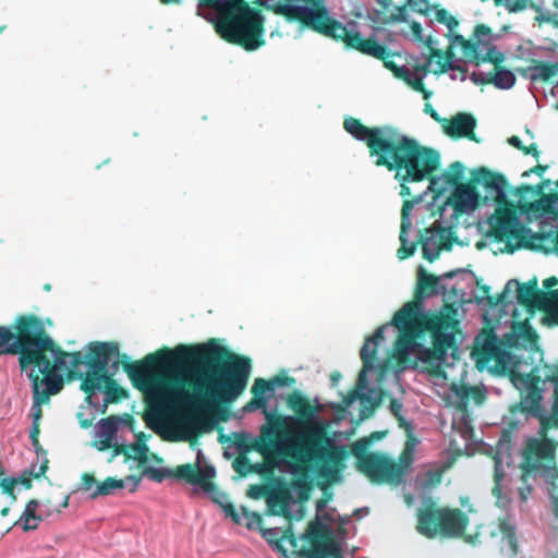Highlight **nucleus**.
Returning <instances> with one entry per match:
<instances>
[{
	"label": "nucleus",
	"mask_w": 558,
	"mask_h": 558,
	"mask_svg": "<svg viewBox=\"0 0 558 558\" xmlns=\"http://www.w3.org/2000/svg\"><path fill=\"white\" fill-rule=\"evenodd\" d=\"M101 434L107 437H112L117 430V422L114 418H106L101 421L100 425Z\"/></svg>",
	"instance_id": "52"
},
{
	"label": "nucleus",
	"mask_w": 558,
	"mask_h": 558,
	"mask_svg": "<svg viewBox=\"0 0 558 558\" xmlns=\"http://www.w3.org/2000/svg\"><path fill=\"white\" fill-rule=\"evenodd\" d=\"M435 19L437 22L445 24L449 31H453L458 26V21L446 9L436 8Z\"/></svg>",
	"instance_id": "46"
},
{
	"label": "nucleus",
	"mask_w": 558,
	"mask_h": 558,
	"mask_svg": "<svg viewBox=\"0 0 558 558\" xmlns=\"http://www.w3.org/2000/svg\"><path fill=\"white\" fill-rule=\"evenodd\" d=\"M438 277L427 274L423 267L418 269V278L414 291V299L409 302L414 303L416 306L414 314L427 315L422 311V302L424 298L432 296L438 293Z\"/></svg>",
	"instance_id": "23"
},
{
	"label": "nucleus",
	"mask_w": 558,
	"mask_h": 558,
	"mask_svg": "<svg viewBox=\"0 0 558 558\" xmlns=\"http://www.w3.org/2000/svg\"><path fill=\"white\" fill-rule=\"evenodd\" d=\"M275 14L314 31L310 21L325 11V0H270ZM206 8L215 10L214 28L227 43L246 51H255L266 44L265 17L262 11L245 0H207Z\"/></svg>",
	"instance_id": "5"
},
{
	"label": "nucleus",
	"mask_w": 558,
	"mask_h": 558,
	"mask_svg": "<svg viewBox=\"0 0 558 558\" xmlns=\"http://www.w3.org/2000/svg\"><path fill=\"white\" fill-rule=\"evenodd\" d=\"M266 501L269 507L270 514H283L289 515L288 504H289V494L287 490H272L266 496Z\"/></svg>",
	"instance_id": "32"
},
{
	"label": "nucleus",
	"mask_w": 558,
	"mask_h": 558,
	"mask_svg": "<svg viewBox=\"0 0 558 558\" xmlns=\"http://www.w3.org/2000/svg\"><path fill=\"white\" fill-rule=\"evenodd\" d=\"M175 475L183 477L185 482L199 486L205 493L210 495L211 500L219 505L227 517L231 518L235 524L241 523V517L235 507L229 501L228 495L220 490L213 482L215 470L213 466L201 469L197 463L181 464Z\"/></svg>",
	"instance_id": "12"
},
{
	"label": "nucleus",
	"mask_w": 558,
	"mask_h": 558,
	"mask_svg": "<svg viewBox=\"0 0 558 558\" xmlns=\"http://www.w3.org/2000/svg\"><path fill=\"white\" fill-rule=\"evenodd\" d=\"M475 126V118L465 112H459L449 119H442V130L448 136L452 138H468L480 143L474 132Z\"/></svg>",
	"instance_id": "20"
},
{
	"label": "nucleus",
	"mask_w": 558,
	"mask_h": 558,
	"mask_svg": "<svg viewBox=\"0 0 558 558\" xmlns=\"http://www.w3.org/2000/svg\"><path fill=\"white\" fill-rule=\"evenodd\" d=\"M269 380L274 385V388L276 386H279V387L290 386L295 381L293 377H289V376H275Z\"/></svg>",
	"instance_id": "58"
},
{
	"label": "nucleus",
	"mask_w": 558,
	"mask_h": 558,
	"mask_svg": "<svg viewBox=\"0 0 558 558\" xmlns=\"http://www.w3.org/2000/svg\"><path fill=\"white\" fill-rule=\"evenodd\" d=\"M263 537L269 543L275 545L277 549L286 554V549L283 548L282 542L284 538H281L282 531L278 527H269L262 530Z\"/></svg>",
	"instance_id": "42"
},
{
	"label": "nucleus",
	"mask_w": 558,
	"mask_h": 558,
	"mask_svg": "<svg viewBox=\"0 0 558 558\" xmlns=\"http://www.w3.org/2000/svg\"><path fill=\"white\" fill-rule=\"evenodd\" d=\"M16 484H17V478H15V477L0 478V487L2 489V493L12 497L13 500H15L14 488H15Z\"/></svg>",
	"instance_id": "51"
},
{
	"label": "nucleus",
	"mask_w": 558,
	"mask_h": 558,
	"mask_svg": "<svg viewBox=\"0 0 558 558\" xmlns=\"http://www.w3.org/2000/svg\"><path fill=\"white\" fill-rule=\"evenodd\" d=\"M501 59L496 47L490 46V63L494 64V72L490 73V84L498 88H510L515 83V76L511 71L500 66Z\"/></svg>",
	"instance_id": "25"
},
{
	"label": "nucleus",
	"mask_w": 558,
	"mask_h": 558,
	"mask_svg": "<svg viewBox=\"0 0 558 558\" xmlns=\"http://www.w3.org/2000/svg\"><path fill=\"white\" fill-rule=\"evenodd\" d=\"M44 517L45 515L39 511V501L31 499L14 524L20 525L25 532L34 531L38 527Z\"/></svg>",
	"instance_id": "26"
},
{
	"label": "nucleus",
	"mask_w": 558,
	"mask_h": 558,
	"mask_svg": "<svg viewBox=\"0 0 558 558\" xmlns=\"http://www.w3.org/2000/svg\"><path fill=\"white\" fill-rule=\"evenodd\" d=\"M481 318L483 326L476 338L478 348L473 354L477 355L476 364L478 369L482 371L488 367V310H483Z\"/></svg>",
	"instance_id": "27"
},
{
	"label": "nucleus",
	"mask_w": 558,
	"mask_h": 558,
	"mask_svg": "<svg viewBox=\"0 0 558 558\" xmlns=\"http://www.w3.org/2000/svg\"><path fill=\"white\" fill-rule=\"evenodd\" d=\"M401 246L399 247L397 252V256L399 259H405L409 258L414 254L415 245L414 244H408L407 240V233H402V229H400V235H399Z\"/></svg>",
	"instance_id": "48"
},
{
	"label": "nucleus",
	"mask_w": 558,
	"mask_h": 558,
	"mask_svg": "<svg viewBox=\"0 0 558 558\" xmlns=\"http://www.w3.org/2000/svg\"><path fill=\"white\" fill-rule=\"evenodd\" d=\"M48 469V460H45L39 466L38 470L35 471V465L29 470V474L33 475L34 478H39L43 476Z\"/></svg>",
	"instance_id": "62"
},
{
	"label": "nucleus",
	"mask_w": 558,
	"mask_h": 558,
	"mask_svg": "<svg viewBox=\"0 0 558 558\" xmlns=\"http://www.w3.org/2000/svg\"><path fill=\"white\" fill-rule=\"evenodd\" d=\"M532 65L529 68L531 72V80L533 81H549L558 74V62L549 63L537 60H532Z\"/></svg>",
	"instance_id": "33"
},
{
	"label": "nucleus",
	"mask_w": 558,
	"mask_h": 558,
	"mask_svg": "<svg viewBox=\"0 0 558 558\" xmlns=\"http://www.w3.org/2000/svg\"><path fill=\"white\" fill-rule=\"evenodd\" d=\"M451 391L457 399L456 407L460 411H465L471 400L480 405L483 404L486 399L485 387L452 384Z\"/></svg>",
	"instance_id": "24"
},
{
	"label": "nucleus",
	"mask_w": 558,
	"mask_h": 558,
	"mask_svg": "<svg viewBox=\"0 0 558 558\" xmlns=\"http://www.w3.org/2000/svg\"><path fill=\"white\" fill-rule=\"evenodd\" d=\"M141 480H142V477L136 476V475H129V476H126L125 480H117L114 477H107L102 483L97 484V487H96L95 492L92 494V497L96 498L98 496L111 495L114 489L124 488L126 481L133 483L132 492H134L137 488Z\"/></svg>",
	"instance_id": "28"
},
{
	"label": "nucleus",
	"mask_w": 558,
	"mask_h": 558,
	"mask_svg": "<svg viewBox=\"0 0 558 558\" xmlns=\"http://www.w3.org/2000/svg\"><path fill=\"white\" fill-rule=\"evenodd\" d=\"M550 183L551 181L546 179L535 186L537 193L541 194V203L546 204L547 206L558 202V192H550L548 194L543 193L544 187L548 186Z\"/></svg>",
	"instance_id": "47"
},
{
	"label": "nucleus",
	"mask_w": 558,
	"mask_h": 558,
	"mask_svg": "<svg viewBox=\"0 0 558 558\" xmlns=\"http://www.w3.org/2000/svg\"><path fill=\"white\" fill-rule=\"evenodd\" d=\"M267 402H268V397H255V396H253L251 401L247 402V404L245 405V409L247 411H254V410L262 409V408L265 409Z\"/></svg>",
	"instance_id": "54"
},
{
	"label": "nucleus",
	"mask_w": 558,
	"mask_h": 558,
	"mask_svg": "<svg viewBox=\"0 0 558 558\" xmlns=\"http://www.w3.org/2000/svg\"><path fill=\"white\" fill-rule=\"evenodd\" d=\"M65 356L63 357L64 365L60 367H56V374H60L68 368V378H83V373L78 371V367L85 363V357L81 351H75L72 353L65 352Z\"/></svg>",
	"instance_id": "31"
},
{
	"label": "nucleus",
	"mask_w": 558,
	"mask_h": 558,
	"mask_svg": "<svg viewBox=\"0 0 558 558\" xmlns=\"http://www.w3.org/2000/svg\"><path fill=\"white\" fill-rule=\"evenodd\" d=\"M343 129L356 141L365 143L375 166L395 172L400 183V195L410 196V183L429 180L436 183L434 173L440 166L437 150L421 145L415 138L391 125L366 126L354 117L343 120Z\"/></svg>",
	"instance_id": "3"
},
{
	"label": "nucleus",
	"mask_w": 558,
	"mask_h": 558,
	"mask_svg": "<svg viewBox=\"0 0 558 558\" xmlns=\"http://www.w3.org/2000/svg\"><path fill=\"white\" fill-rule=\"evenodd\" d=\"M123 369L133 386L155 403L178 415L189 432H199L205 423L202 411L218 402H231L246 388L251 360L231 352L210 339L206 343L179 344L128 362Z\"/></svg>",
	"instance_id": "2"
},
{
	"label": "nucleus",
	"mask_w": 558,
	"mask_h": 558,
	"mask_svg": "<svg viewBox=\"0 0 558 558\" xmlns=\"http://www.w3.org/2000/svg\"><path fill=\"white\" fill-rule=\"evenodd\" d=\"M302 538L311 544L310 550H303L305 558H328L339 548V545L325 534L324 527L318 521L308 524Z\"/></svg>",
	"instance_id": "16"
},
{
	"label": "nucleus",
	"mask_w": 558,
	"mask_h": 558,
	"mask_svg": "<svg viewBox=\"0 0 558 558\" xmlns=\"http://www.w3.org/2000/svg\"><path fill=\"white\" fill-rule=\"evenodd\" d=\"M232 466L242 477L251 473L265 474L269 470L265 463H252L246 456L236 457L233 460Z\"/></svg>",
	"instance_id": "34"
},
{
	"label": "nucleus",
	"mask_w": 558,
	"mask_h": 558,
	"mask_svg": "<svg viewBox=\"0 0 558 558\" xmlns=\"http://www.w3.org/2000/svg\"><path fill=\"white\" fill-rule=\"evenodd\" d=\"M69 506V496L62 495L60 498L49 496L46 499L39 501V511L45 515L49 517L53 513H60L62 509Z\"/></svg>",
	"instance_id": "35"
},
{
	"label": "nucleus",
	"mask_w": 558,
	"mask_h": 558,
	"mask_svg": "<svg viewBox=\"0 0 558 558\" xmlns=\"http://www.w3.org/2000/svg\"><path fill=\"white\" fill-rule=\"evenodd\" d=\"M423 78L424 77L422 76L414 75L409 69L407 77L401 80L404 83H407L410 87H412L415 92L421 93L424 99H428L432 93L425 88Z\"/></svg>",
	"instance_id": "41"
},
{
	"label": "nucleus",
	"mask_w": 558,
	"mask_h": 558,
	"mask_svg": "<svg viewBox=\"0 0 558 558\" xmlns=\"http://www.w3.org/2000/svg\"><path fill=\"white\" fill-rule=\"evenodd\" d=\"M179 468H180V465H178L173 470H167V469H156L153 466H146L143 471V475L147 476L148 478H150L155 482H161L166 477H174L178 480H184L183 477L175 475V472L178 471Z\"/></svg>",
	"instance_id": "40"
},
{
	"label": "nucleus",
	"mask_w": 558,
	"mask_h": 558,
	"mask_svg": "<svg viewBox=\"0 0 558 558\" xmlns=\"http://www.w3.org/2000/svg\"><path fill=\"white\" fill-rule=\"evenodd\" d=\"M112 449H113V454L109 459V462H111L113 460V458L119 454H123L125 461L131 460V452H130L129 446L116 444L112 446Z\"/></svg>",
	"instance_id": "55"
},
{
	"label": "nucleus",
	"mask_w": 558,
	"mask_h": 558,
	"mask_svg": "<svg viewBox=\"0 0 558 558\" xmlns=\"http://www.w3.org/2000/svg\"><path fill=\"white\" fill-rule=\"evenodd\" d=\"M288 405L302 420L303 432L289 447L287 456L295 461L294 473L306 477L310 468L326 485L341 480L345 451L327 434L324 424L314 422L316 410L299 391L288 396Z\"/></svg>",
	"instance_id": "7"
},
{
	"label": "nucleus",
	"mask_w": 558,
	"mask_h": 558,
	"mask_svg": "<svg viewBox=\"0 0 558 558\" xmlns=\"http://www.w3.org/2000/svg\"><path fill=\"white\" fill-rule=\"evenodd\" d=\"M417 201H420V198H416L415 201L405 199L402 204L400 226V229H402V233H408V230L411 227L410 215L413 209L414 203Z\"/></svg>",
	"instance_id": "44"
},
{
	"label": "nucleus",
	"mask_w": 558,
	"mask_h": 558,
	"mask_svg": "<svg viewBox=\"0 0 558 558\" xmlns=\"http://www.w3.org/2000/svg\"><path fill=\"white\" fill-rule=\"evenodd\" d=\"M314 27V32L322 34L335 40H341L345 48L356 50L362 54L373 57L383 62L384 66L392 72V74L401 80L408 75V68L400 66L393 58L398 56L390 51L385 45L378 43L375 37L364 38L360 32L349 31L341 22L329 16V12L325 7V11L317 13L314 20L310 21Z\"/></svg>",
	"instance_id": "8"
},
{
	"label": "nucleus",
	"mask_w": 558,
	"mask_h": 558,
	"mask_svg": "<svg viewBox=\"0 0 558 558\" xmlns=\"http://www.w3.org/2000/svg\"><path fill=\"white\" fill-rule=\"evenodd\" d=\"M465 167L460 161L452 162L444 172L442 177L447 185L457 187L458 184H463Z\"/></svg>",
	"instance_id": "37"
},
{
	"label": "nucleus",
	"mask_w": 558,
	"mask_h": 558,
	"mask_svg": "<svg viewBox=\"0 0 558 558\" xmlns=\"http://www.w3.org/2000/svg\"><path fill=\"white\" fill-rule=\"evenodd\" d=\"M356 398H360L362 401L364 400H369V398L366 396V395H359V392L356 390H352L350 391L343 399V403L349 407L352 404V402L356 399Z\"/></svg>",
	"instance_id": "59"
},
{
	"label": "nucleus",
	"mask_w": 558,
	"mask_h": 558,
	"mask_svg": "<svg viewBox=\"0 0 558 558\" xmlns=\"http://www.w3.org/2000/svg\"><path fill=\"white\" fill-rule=\"evenodd\" d=\"M269 426L262 429L260 439L255 440L251 449L262 453L267 458L271 452H275L278 445V436L286 425V417L281 415H267Z\"/></svg>",
	"instance_id": "19"
},
{
	"label": "nucleus",
	"mask_w": 558,
	"mask_h": 558,
	"mask_svg": "<svg viewBox=\"0 0 558 558\" xmlns=\"http://www.w3.org/2000/svg\"><path fill=\"white\" fill-rule=\"evenodd\" d=\"M538 311L544 312L545 314V322L548 323L550 326H557L558 325V307H556L555 304H549V306H545L544 308H538Z\"/></svg>",
	"instance_id": "50"
},
{
	"label": "nucleus",
	"mask_w": 558,
	"mask_h": 558,
	"mask_svg": "<svg viewBox=\"0 0 558 558\" xmlns=\"http://www.w3.org/2000/svg\"><path fill=\"white\" fill-rule=\"evenodd\" d=\"M488 189V168L481 167L472 171L471 179L464 184H458L448 198V204L457 215L474 210L480 205L477 186Z\"/></svg>",
	"instance_id": "13"
},
{
	"label": "nucleus",
	"mask_w": 558,
	"mask_h": 558,
	"mask_svg": "<svg viewBox=\"0 0 558 558\" xmlns=\"http://www.w3.org/2000/svg\"><path fill=\"white\" fill-rule=\"evenodd\" d=\"M452 58L453 52L450 49L444 53L441 50L430 47L427 60L424 63L413 64L414 75L425 77L428 72L438 75L448 71L459 70L461 72V80L464 81L466 78V69L453 63Z\"/></svg>",
	"instance_id": "15"
},
{
	"label": "nucleus",
	"mask_w": 558,
	"mask_h": 558,
	"mask_svg": "<svg viewBox=\"0 0 558 558\" xmlns=\"http://www.w3.org/2000/svg\"><path fill=\"white\" fill-rule=\"evenodd\" d=\"M386 325L379 326L373 333V336L366 338L360 355L363 362V368L359 374V386H363L366 381V373L374 367V363L377 360L378 344L384 339V331Z\"/></svg>",
	"instance_id": "22"
},
{
	"label": "nucleus",
	"mask_w": 558,
	"mask_h": 558,
	"mask_svg": "<svg viewBox=\"0 0 558 558\" xmlns=\"http://www.w3.org/2000/svg\"><path fill=\"white\" fill-rule=\"evenodd\" d=\"M33 478L34 477L33 475L29 474V471H26L17 478V483L22 484L25 488L28 489L32 487Z\"/></svg>",
	"instance_id": "64"
},
{
	"label": "nucleus",
	"mask_w": 558,
	"mask_h": 558,
	"mask_svg": "<svg viewBox=\"0 0 558 558\" xmlns=\"http://www.w3.org/2000/svg\"><path fill=\"white\" fill-rule=\"evenodd\" d=\"M488 35V25L480 24L475 27L473 35L470 39H465L462 35H456L453 37V44H459L462 50V54L466 61L480 64L481 62L488 61V52L481 54V36Z\"/></svg>",
	"instance_id": "21"
},
{
	"label": "nucleus",
	"mask_w": 558,
	"mask_h": 558,
	"mask_svg": "<svg viewBox=\"0 0 558 558\" xmlns=\"http://www.w3.org/2000/svg\"><path fill=\"white\" fill-rule=\"evenodd\" d=\"M389 410L395 417L400 416V414H402V403L399 400L391 398L389 403Z\"/></svg>",
	"instance_id": "61"
},
{
	"label": "nucleus",
	"mask_w": 558,
	"mask_h": 558,
	"mask_svg": "<svg viewBox=\"0 0 558 558\" xmlns=\"http://www.w3.org/2000/svg\"><path fill=\"white\" fill-rule=\"evenodd\" d=\"M241 510H242L243 515L246 517L247 519H250V521L246 523V526L248 529H252L253 524H256V525L262 524L263 518L259 513L252 512L248 509H246L245 507H242Z\"/></svg>",
	"instance_id": "53"
},
{
	"label": "nucleus",
	"mask_w": 558,
	"mask_h": 558,
	"mask_svg": "<svg viewBox=\"0 0 558 558\" xmlns=\"http://www.w3.org/2000/svg\"><path fill=\"white\" fill-rule=\"evenodd\" d=\"M496 7H504L509 13H519L526 9L536 12L534 17L538 25L544 23L558 27V14L544 11L545 0H493Z\"/></svg>",
	"instance_id": "18"
},
{
	"label": "nucleus",
	"mask_w": 558,
	"mask_h": 558,
	"mask_svg": "<svg viewBox=\"0 0 558 558\" xmlns=\"http://www.w3.org/2000/svg\"><path fill=\"white\" fill-rule=\"evenodd\" d=\"M547 168H548V166H546V165H536L533 168L524 171L522 173V177H524V178L530 177L531 173H535V174L542 177L544 174V172L547 170Z\"/></svg>",
	"instance_id": "63"
},
{
	"label": "nucleus",
	"mask_w": 558,
	"mask_h": 558,
	"mask_svg": "<svg viewBox=\"0 0 558 558\" xmlns=\"http://www.w3.org/2000/svg\"><path fill=\"white\" fill-rule=\"evenodd\" d=\"M490 361L494 362L490 375L508 377L521 395V400L510 408L509 428L502 432L496 448L490 447V458L496 468L505 458H510L511 434L520 424L513 420L517 413L537 418L541 425L539 437L527 439L520 468L523 477L535 473L545 477L553 513L558 521V441L547 437L549 429L558 428V362L554 365L544 364L538 336L527 319L513 322L511 330L501 340L490 324ZM499 481L500 475L496 469V485L492 493L497 498L496 504L506 507L509 500L501 498Z\"/></svg>",
	"instance_id": "1"
},
{
	"label": "nucleus",
	"mask_w": 558,
	"mask_h": 558,
	"mask_svg": "<svg viewBox=\"0 0 558 558\" xmlns=\"http://www.w3.org/2000/svg\"><path fill=\"white\" fill-rule=\"evenodd\" d=\"M86 363L89 367V372L97 373V375L102 376V378H107V380L112 377V374L109 373L108 363L99 361H87Z\"/></svg>",
	"instance_id": "49"
},
{
	"label": "nucleus",
	"mask_w": 558,
	"mask_h": 558,
	"mask_svg": "<svg viewBox=\"0 0 558 558\" xmlns=\"http://www.w3.org/2000/svg\"><path fill=\"white\" fill-rule=\"evenodd\" d=\"M19 354L20 367L27 373L35 403H48L63 388L56 367L64 365L66 355L48 335L41 318L34 314L19 315L11 327L0 326V355Z\"/></svg>",
	"instance_id": "4"
},
{
	"label": "nucleus",
	"mask_w": 558,
	"mask_h": 558,
	"mask_svg": "<svg viewBox=\"0 0 558 558\" xmlns=\"http://www.w3.org/2000/svg\"><path fill=\"white\" fill-rule=\"evenodd\" d=\"M512 283L517 286L518 303L524 306L529 312L533 313L535 310L547 306L548 291L538 289L536 278H533L525 283L509 281L507 283V290Z\"/></svg>",
	"instance_id": "17"
},
{
	"label": "nucleus",
	"mask_w": 558,
	"mask_h": 558,
	"mask_svg": "<svg viewBox=\"0 0 558 558\" xmlns=\"http://www.w3.org/2000/svg\"><path fill=\"white\" fill-rule=\"evenodd\" d=\"M409 3L421 13L428 11V0H409Z\"/></svg>",
	"instance_id": "60"
},
{
	"label": "nucleus",
	"mask_w": 558,
	"mask_h": 558,
	"mask_svg": "<svg viewBox=\"0 0 558 558\" xmlns=\"http://www.w3.org/2000/svg\"><path fill=\"white\" fill-rule=\"evenodd\" d=\"M271 391H274V385L264 378H256L251 389L255 397H267L266 395Z\"/></svg>",
	"instance_id": "45"
},
{
	"label": "nucleus",
	"mask_w": 558,
	"mask_h": 558,
	"mask_svg": "<svg viewBox=\"0 0 558 558\" xmlns=\"http://www.w3.org/2000/svg\"><path fill=\"white\" fill-rule=\"evenodd\" d=\"M496 192L494 202L501 205L494 215H490V238L508 245L512 240L518 242L524 239L525 227L520 223L517 213L508 202L509 183L505 175L490 171V192Z\"/></svg>",
	"instance_id": "9"
},
{
	"label": "nucleus",
	"mask_w": 558,
	"mask_h": 558,
	"mask_svg": "<svg viewBox=\"0 0 558 558\" xmlns=\"http://www.w3.org/2000/svg\"><path fill=\"white\" fill-rule=\"evenodd\" d=\"M469 519L460 509L439 508L429 504L417 512V532L427 537H460L464 534Z\"/></svg>",
	"instance_id": "10"
},
{
	"label": "nucleus",
	"mask_w": 558,
	"mask_h": 558,
	"mask_svg": "<svg viewBox=\"0 0 558 558\" xmlns=\"http://www.w3.org/2000/svg\"><path fill=\"white\" fill-rule=\"evenodd\" d=\"M93 486L97 487V481L95 476L90 473H84L82 475L81 489L88 492L93 488Z\"/></svg>",
	"instance_id": "57"
},
{
	"label": "nucleus",
	"mask_w": 558,
	"mask_h": 558,
	"mask_svg": "<svg viewBox=\"0 0 558 558\" xmlns=\"http://www.w3.org/2000/svg\"><path fill=\"white\" fill-rule=\"evenodd\" d=\"M131 452V460H135L140 465L147 463L148 447L145 444L134 442L129 446Z\"/></svg>",
	"instance_id": "43"
},
{
	"label": "nucleus",
	"mask_w": 558,
	"mask_h": 558,
	"mask_svg": "<svg viewBox=\"0 0 558 558\" xmlns=\"http://www.w3.org/2000/svg\"><path fill=\"white\" fill-rule=\"evenodd\" d=\"M499 531L502 535L501 550L506 551L509 558H517L519 553V546L515 537V529L506 519L500 520Z\"/></svg>",
	"instance_id": "30"
},
{
	"label": "nucleus",
	"mask_w": 558,
	"mask_h": 558,
	"mask_svg": "<svg viewBox=\"0 0 558 558\" xmlns=\"http://www.w3.org/2000/svg\"><path fill=\"white\" fill-rule=\"evenodd\" d=\"M104 392L106 395L107 403H114L122 399L128 398V391L118 385L113 377L109 378L104 386Z\"/></svg>",
	"instance_id": "38"
},
{
	"label": "nucleus",
	"mask_w": 558,
	"mask_h": 558,
	"mask_svg": "<svg viewBox=\"0 0 558 558\" xmlns=\"http://www.w3.org/2000/svg\"><path fill=\"white\" fill-rule=\"evenodd\" d=\"M281 538H284L283 542H288V544L290 545L292 554H294V555H296L299 557H304L305 558V554H304L303 550H310V548L304 546V545H302V544H300V539L295 535L291 524H289L282 531Z\"/></svg>",
	"instance_id": "39"
},
{
	"label": "nucleus",
	"mask_w": 558,
	"mask_h": 558,
	"mask_svg": "<svg viewBox=\"0 0 558 558\" xmlns=\"http://www.w3.org/2000/svg\"><path fill=\"white\" fill-rule=\"evenodd\" d=\"M414 303H405L392 317L391 325L399 330L395 341V354L405 361L417 349L418 359L434 365L433 374L440 375L439 364L445 361L449 349L457 350L456 335L460 332L456 310L447 305L451 313L417 315Z\"/></svg>",
	"instance_id": "6"
},
{
	"label": "nucleus",
	"mask_w": 558,
	"mask_h": 558,
	"mask_svg": "<svg viewBox=\"0 0 558 558\" xmlns=\"http://www.w3.org/2000/svg\"><path fill=\"white\" fill-rule=\"evenodd\" d=\"M113 355H119L117 342H92L88 347V360L108 363Z\"/></svg>",
	"instance_id": "29"
},
{
	"label": "nucleus",
	"mask_w": 558,
	"mask_h": 558,
	"mask_svg": "<svg viewBox=\"0 0 558 558\" xmlns=\"http://www.w3.org/2000/svg\"><path fill=\"white\" fill-rule=\"evenodd\" d=\"M457 238L450 228L439 225L426 228L421 234L420 243L422 245L423 258L433 263L439 257L441 251H449Z\"/></svg>",
	"instance_id": "14"
},
{
	"label": "nucleus",
	"mask_w": 558,
	"mask_h": 558,
	"mask_svg": "<svg viewBox=\"0 0 558 558\" xmlns=\"http://www.w3.org/2000/svg\"><path fill=\"white\" fill-rule=\"evenodd\" d=\"M81 389L86 393V400L90 401L94 392L105 386L107 383V378H102V376L97 375V373L87 372L85 377L82 378Z\"/></svg>",
	"instance_id": "36"
},
{
	"label": "nucleus",
	"mask_w": 558,
	"mask_h": 558,
	"mask_svg": "<svg viewBox=\"0 0 558 558\" xmlns=\"http://www.w3.org/2000/svg\"><path fill=\"white\" fill-rule=\"evenodd\" d=\"M413 462V449L408 444L395 461L387 456L368 452L356 454V468L373 483L399 485Z\"/></svg>",
	"instance_id": "11"
},
{
	"label": "nucleus",
	"mask_w": 558,
	"mask_h": 558,
	"mask_svg": "<svg viewBox=\"0 0 558 558\" xmlns=\"http://www.w3.org/2000/svg\"><path fill=\"white\" fill-rule=\"evenodd\" d=\"M266 495V487L259 484L251 485L247 489V496L253 499H258Z\"/></svg>",
	"instance_id": "56"
}]
</instances>
